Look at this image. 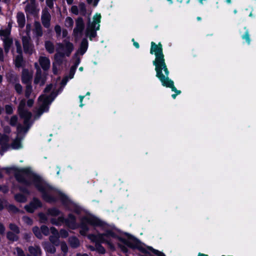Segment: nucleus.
Returning <instances> with one entry per match:
<instances>
[{
  "instance_id": "48",
  "label": "nucleus",
  "mask_w": 256,
  "mask_h": 256,
  "mask_svg": "<svg viewBox=\"0 0 256 256\" xmlns=\"http://www.w3.org/2000/svg\"><path fill=\"white\" fill-rule=\"evenodd\" d=\"M55 31L56 34V36L58 37H59L60 36L61 34V28L59 26H55Z\"/></svg>"
},
{
  "instance_id": "2",
  "label": "nucleus",
  "mask_w": 256,
  "mask_h": 256,
  "mask_svg": "<svg viewBox=\"0 0 256 256\" xmlns=\"http://www.w3.org/2000/svg\"><path fill=\"white\" fill-rule=\"evenodd\" d=\"M88 48V42L86 38H84L80 46L75 53L73 59L74 64L70 69L68 76H66L62 80L58 78L54 84L48 86L44 90V94L39 97V108L36 112L35 119L38 118L44 112L48 110L49 105L54 100L58 93L60 92L69 80L72 79L76 70L79 65L82 56L86 52Z\"/></svg>"
},
{
  "instance_id": "64",
  "label": "nucleus",
  "mask_w": 256,
  "mask_h": 256,
  "mask_svg": "<svg viewBox=\"0 0 256 256\" xmlns=\"http://www.w3.org/2000/svg\"><path fill=\"white\" fill-rule=\"evenodd\" d=\"M77 256H88L87 254H78Z\"/></svg>"
},
{
  "instance_id": "43",
  "label": "nucleus",
  "mask_w": 256,
  "mask_h": 256,
  "mask_svg": "<svg viewBox=\"0 0 256 256\" xmlns=\"http://www.w3.org/2000/svg\"><path fill=\"white\" fill-rule=\"evenodd\" d=\"M14 88L16 92L18 94H21L22 90V86L20 84H16Z\"/></svg>"
},
{
  "instance_id": "4",
  "label": "nucleus",
  "mask_w": 256,
  "mask_h": 256,
  "mask_svg": "<svg viewBox=\"0 0 256 256\" xmlns=\"http://www.w3.org/2000/svg\"><path fill=\"white\" fill-rule=\"evenodd\" d=\"M123 234L127 235L128 238H126L124 242L122 243L121 246L118 244H116L114 246V248H110L108 244H106L111 250H114L116 249V246H118L122 251L124 252H126L128 251V248H136L138 250L144 254H152L155 256H166V255L162 252L159 251L153 248L151 246H148L142 243L138 239L130 234L128 233L124 232L119 229H118ZM97 244L96 245L97 250L101 254H104L105 252L104 248L100 245L99 244L102 243L101 242H96ZM102 244L103 243L102 242Z\"/></svg>"
},
{
  "instance_id": "23",
  "label": "nucleus",
  "mask_w": 256,
  "mask_h": 256,
  "mask_svg": "<svg viewBox=\"0 0 256 256\" xmlns=\"http://www.w3.org/2000/svg\"><path fill=\"white\" fill-rule=\"evenodd\" d=\"M69 242L72 247L76 248L79 246L80 242L78 238L75 236H72L69 238Z\"/></svg>"
},
{
  "instance_id": "7",
  "label": "nucleus",
  "mask_w": 256,
  "mask_h": 256,
  "mask_svg": "<svg viewBox=\"0 0 256 256\" xmlns=\"http://www.w3.org/2000/svg\"><path fill=\"white\" fill-rule=\"evenodd\" d=\"M87 22L86 35L90 40L96 36V31L100 28V17H86Z\"/></svg>"
},
{
  "instance_id": "20",
  "label": "nucleus",
  "mask_w": 256,
  "mask_h": 256,
  "mask_svg": "<svg viewBox=\"0 0 256 256\" xmlns=\"http://www.w3.org/2000/svg\"><path fill=\"white\" fill-rule=\"evenodd\" d=\"M4 42V46L5 52L7 54L11 47V46L12 44V38L4 39V40H2Z\"/></svg>"
},
{
  "instance_id": "52",
  "label": "nucleus",
  "mask_w": 256,
  "mask_h": 256,
  "mask_svg": "<svg viewBox=\"0 0 256 256\" xmlns=\"http://www.w3.org/2000/svg\"><path fill=\"white\" fill-rule=\"evenodd\" d=\"M50 13L48 12V8H45L42 12V16H50Z\"/></svg>"
},
{
  "instance_id": "32",
  "label": "nucleus",
  "mask_w": 256,
  "mask_h": 256,
  "mask_svg": "<svg viewBox=\"0 0 256 256\" xmlns=\"http://www.w3.org/2000/svg\"><path fill=\"white\" fill-rule=\"evenodd\" d=\"M14 254H16L17 256H26L22 250L20 248H16L14 251Z\"/></svg>"
},
{
  "instance_id": "50",
  "label": "nucleus",
  "mask_w": 256,
  "mask_h": 256,
  "mask_svg": "<svg viewBox=\"0 0 256 256\" xmlns=\"http://www.w3.org/2000/svg\"><path fill=\"white\" fill-rule=\"evenodd\" d=\"M54 0H46V4L50 8H52L53 6Z\"/></svg>"
},
{
  "instance_id": "6",
  "label": "nucleus",
  "mask_w": 256,
  "mask_h": 256,
  "mask_svg": "<svg viewBox=\"0 0 256 256\" xmlns=\"http://www.w3.org/2000/svg\"><path fill=\"white\" fill-rule=\"evenodd\" d=\"M74 48V44L68 40L56 45L54 59L58 64H61L65 56H69Z\"/></svg>"
},
{
  "instance_id": "60",
  "label": "nucleus",
  "mask_w": 256,
  "mask_h": 256,
  "mask_svg": "<svg viewBox=\"0 0 256 256\" xmlns=\"http://www.w3.org/2000/svg\"><path fill=\"white\" fill-rule=\"evenodd\" d=\"M4 132L5 133H9L10 131V128L9 126H6L4 128Z\"/></svg>"
},
{
  "instance_id": "28",
  "label": "nucleus",
  "mask_w": 256,
  "mask_h": 256,
  "mask_svg": "<svg viewBox=\"0 0 256 256\" xmlns=\"http://www.w3.org/2000/svg\"><path fill=\"white\" fill-rule=\"evenodd\" d=\"M48 214L42 212L38 214L39 220L40 223H46L48 221Z\"/></svg>"
},
{
  "instance_id": "54",
  "label": "nucleus",
  "mask_w": 256,
  "mask_h": 256,
  "mask_svg": "<svg viewBox=\"0 0 256 256\" xmlns=\"http://www.w3.org/2000/svg\"><path fill=\"white\" fill-rule=\"evenodd\" d=\"M52 71L54 74H56L58 72V69L55 63L53 64L52 66Z\"/></svg>"
},
{
  "instance_id": "13",
  "label": "nucleus",
  "mask_w": 256,
  "mask_h": 256,
  "mask_svg": "<svg viewBox=\"0 0 256 256\" xmlns=\"http://www.w3.org/2000/svg\"><path fill=\"white\" fill-rule=\"evenodd\" d=\"M38 62L40 67L44 71L46 72L49 70L50 66V62L48 57L40 56L39 58Z\"/></svg>"
},
{
  "instance_id": "49",
  "label": "nucleus",
  "mask_w": 256,
  "mask_h": 256,
  "mask_svg": "<svg viewBox=\"0 0 256 256\" xmlns=\"http://www.w3.org/2000/svg\"><path fill=\"white\" fill-rule=\"evenodd\" d=\"M99 0H87V2L90 4H92L96 6Z\"/></svg>"
},
{
  "instance_id": "51",
  "label": "nucleus",
  "mask_w": 256,
  "mask_h": 256,
  "mask_svg": "<svg viewBox=\"0 0 256 256\" xmlns=\"http://www.w3.org/2000/svg\"><path fill=\"white\" fill-rule=\"evenodd\" d=\"M8 189L6 186H0V192H2L3 193H6L8 192Z\"/></svg>"
},
{
  "instance_id": "5",
  "label": "nucleus",
  "mask_w": 256,
  "mask_h": 256,
  "mask_svg": "<svg viewBox=\"0 0 256 256\" xmlns=\"http://www.w3.org/2000/svg\"><path fill=\"white\" fill-rule=\"evenodd\" d=\"M18 112L20 117L24 120V126L18 125L17 128V137L12 144V147L14 149H19L22 148L21 143V136L23 134L26 133L32 124L30 121L32 114L28 112L26 108L25 100H22L20 102L18 106Z\"/></svg>"
},
{
  "instance_id": "16",
  "label": "nucleus",
  "mask_w": 256,
  "mask_h": 256,
  "mask_svg": "<svg viewBox=\"0 0 256 256\" xmlns=\"http://www.w3.org/2000/svg\"><path fill=\"white\" fill-rule=\"evenodd\" d=\"M32 78V74L28 70L24 69L22 73V81L24 83H28Z\"/></svg>"
},
{
  "instance_id": "59",
  "label": "nucleus",
  "mask_w": 256,
  "mask_h": 256,
  "mask_svg": "<svg viewBox=\"0 0 256 256\" xmlns=\"http://www.w3.org/2000/svg\"><path fill=\"white\" fill-rule=\"evenodd\" d=\"M62 33V38H64L66 37L68 34V32L66 30H63Z\"/></svg>"
},
{
  "instance_id": "35",
  "label": "nucleus",
  "mask_w": 256,
  "mask_h": 256,
  "mask_svg": "<svg viewBox=\"0 0 256 256\" xmlns=\"http://www.w3.org/2000/svg\"><path fill=\"white\" fill-rule=\"evenodd\" d=\"M42 232L45 236H48L50 233V230L48 226L43 225L40 228Z\"/></svg>"
},
{
  "instance_id": "27",
  "label": "nucleus",
  "mask_w": 256,
  "mask_h": 256,
  "mask_svg": "<svg viewBox=\"0 0 256 256\" xmlns=\"http://www.w3.org/2000/svg\"><path fill=\"white\" fill-rule=\"evenodd\" d=\"M44 248L46 252L50 253H54L56 251L54 246L47 242L44 244Z\"/></svg>"
},
{
  "instance_id": "38",
  "label": "nucleus",
  "mask_w": 256,
  "mask_h": 256,
  "mask_svg": "<svg viewBox=\"0 0 256 256\" xmlns=\"http://www.w3.org/2000/svg\"><path fill=\"white\" fill-rule=\"evenodd\" d=\"M15 45L16 47V52L18 54H22V49L20 42L16 40L15 42Z\"/></svg>"
},
{
  "instance_id": "40",
  "label": "nucleus",
  "mask_w": 256,
  "mask_h": 256,
  "mask_svg": "<svg viewBox=\"0 0 256 256\" xmlns=\"http://www.w3.org/2000/svg\"><path fill=\"white\" fill-rule=\"evenodd\" d=\"M10 230L14 232L16 234H18L19 233V229L14 224H10Z\"/></svg>"
},
{
  "instance_id": "37",
  "label": "nucleus",
  "mask_w": 256,
  "mask_h": 256,
  "mask_svg": "<svg viewBox=\"0 0 256 256\" xmlns=\"http://www.w3.org/2000/svg\"><path fill=\"white\" fill-rule=\"evenodd\" d=\"M22 220L24 223L28 225H32V220L28 216H23Z\"/></svg>"
},
{
  "instance_id": "58",
  "label": "nucleus",
  "mask_w": 256,
  "mask_h": 256,
  "mask_svg": "<svg viewBox=\"0 0 256 256\" xmlns=\"http://www.w3.org/2000/svg\"><path fill=\"white\" fill-rule=\"evenodd\" d=\"M33 103H34L33 100L32 99H30V100H28V101L27 102V105L29 107H30L33 104Z\"/></svg>"
},
{
  "instance_id": "12",
  "label": "nucleus",
  "mask_w": 256,
  "mask_h": 256,
  "mask_svg": "<svg viewBox=\"0 0 256 256\" xmlns=\"http://www.w3.org/2000/svg\"><path fill=\"white\" fill-rule=\"evenodd\" d=\"M39 9L35 4V0H28V4L26 7V12L27 15H36Z\"/></svg>"
},
{
  "instance_id": "62",
  "label": "nucleus",
  "mask_w": 256,
  "mask_h": 256,
  "mask_svg": "<svg viewBox=\"0 0 256 256\" xmlns=\"http://www.w3.org/2000/svg\"><path fill=\"white\" fill-rule=\"evenodd\" d=\"M66 2L68 4H72L74 0H66Z\"/></svg>"
},
{
  "instance_id": "10",
  "label": "nucleus",
  "mask_w": 256,
  "mask_h": 256,
  "mask_svg": "<svg viewBox=\"0 0 256 256\" xmlns=\"http://www.w3.org/2000/svg\"><path fill=\"white\" fill-rule=\"evenodd\" d=\"M42 206V203L40 200L36 198H34L32 200L24 206V209L28 212L32 213L36 209Z\"/></svg>"
},
{
  "instance_id": "33",
  "label": "nucleus",
  "mask_w": 256,
  "mask_h": 256,
  "mask_svg": "<svg viewBox=\"0 0 256 256\" xmlns=\"http://www.w3.org/2000/svg\"><path fill=\"white\" fill-rule=\"evenodd\" d=\"M78 10L80 14L85 15L86 12V6L84 3H81L78 6Z\"/></svg>"
},
{
  "instance_id": "9",
  "label": "nucleus",
  "mask_w": 256,
  "mask_h": 256,
  "mask_svg": "<svg viewBox=\"0 0 256 256\" xmlns=\"http://www.w3.org/2000/svg\"><path fill=\"white\" fill-rule=\"evenodd\" d=\"M30 24L26 25V31H27V34L28 36L29 32H30ZM30 36H23L22 40V43H23V46L24 50L26 52L31 54L32 52L33 51V46H32L30 43Z\"/></svg>"
},
{
  "instance_id": "19",
  "label": "nucleus",
  "mask_w": 256,
  "mask_h": 256,
  "mask_svg": "<svg viewBox=\"0 0 256 256\" xmlns=\"http://www.w3.org/2000/svg\"><path fill=\"white\" fill-rule=\"evenodd\" d=\"M28 250L30 254L34 256H40L41 250L38 246H30L28 248Z\"/></svg>"
},
{
  "instance_id": "24",
  "label": "nucleus",
  "mask_w": 256,
  "mask_h": 256,
  "mask_svg": "<svg viewBox=\"0 0 256 256\" xmlns=\"http://www.w3.org/2000/svg\"><path fill=\"white\" fill-rule=\"evenodd\" d=\"M45 48L46 50L50 54L53 53L54 51V45L52 42L50 41L46 42Z\"/></svg>"
},
{
  "instance_id": "53",
  "label": "nucleus",
  "mask_w": 256,
  "mask_h": 256,
  "mask_svg": "<svg viewBox=\"0 0 256 256\" xmlns=\"http://www.w3.org/2000/svg\"><path fill=\"white\" fill-rule=\"evenodd\" d=\"M4 60V52L2 49L0 47V61L3 62Z\"/></svg>"
},
{
  "instance_id": "21",
  "label": "nucleus",
  "mask_w": 256,
  "mask_h": 256,
  "mask_svg": "<svg viewBox=\"0 0 256 256\" xmlns=\"http://www.w3.org/2000/svg\"><path fill=\"white\" fill-rule=\"evenodd\" d=\"M15 200L18 202L24 203L27 201V196L22 194H17L14 195Z\"/></svg>"
},
{
  "instance_id": "8",
  "label": "nucleus",
  "mask_w": 256,
  "mask_h": 256,
  "mask_svg": "<svg viewBox=\"0 0 256 256\" xmlns=\"http://www.w3.org/2000/svg\"><path fill=\"white\" fill-rule=\"evenodd\" d=\"M34 66L36 69V72L34 78V84L42 86L46 82V76L45 74H42V70L37 62L34 64Z\"/></svg>"
},
{
  "instance_id": "15",
  "label": "nucleus",
  "mask_w": 256,
  "mask_h": 256,
  "mask_svg": "<svg viewBox=\"0 0 256 256\" xmlns=\"http://www.w3.org/2000/svg\"><path fill=\"white\" fill-rule=\"evenodd\" d=\"M33 36L36 38L40 37L42 35V31L40 24L38 22H36L34 25V28L32 30Z\"/></svg>"
},
{
  "instance_id": "3",
  "label": "nucleus",
  "mask_w": 256,
  "mask_h": 256,
  "mask_svg": "<svg viewBox=\"0 0 256 256\" xmlns=\"http://www.w3.org/2000/svg\"><path fill=\"white\" fill-rule=\"evenodd\" d=\"M150 54H154L155 56L152 64L155 66L156 76L160 80L163 86L170 88L172 92H176V94L172 95V97L175 99L176 96L181 93V92L176 90L174 86V82L168 78L170 72L165 62L162 44L159 43L157 44L152 42H151Z\"/></svg>"
},
{
  "instance_id": "29",
  "label": "nucleus",
  "mask_w": 256,
  "mask_h": 256,
  "mask_svg": "<svg viewBox=\"0 0 256 256\" xmlns=\"http://www.w3.org/2000/svg\"><path fill=\"white\" fill-rule=\"evenodd\" d=\"M32 231L35 234V236L38 238H42V232L41 230H40L38 227V226H34L33 228Z\"/></svg>"
},
{
  "instance_id": "34",
  "label": "nucleus",
  "mask_w": 256,
  "mask_h": 256,
  "mask_svg": "<svg viewBox=\"0 0 256 256\" xmlns=\"http://www.w3.org/2000/svg\"><path fill=\"white\" fill-rule=\"evenodd\" d=\"M25 17H18V22L20 28H23L25 24Z\"/></svg>"
},
{
  "instance_id": "39",
  "label": "nucleus",
  "mask_w": 256,
  "mask_h": 256,
  "mask_svg": "<svg viewBox=\"0 0 256 256\" xmlns=\"http://www.w3.org/2000/svg\"><path fill=\"white\" fill-rule=\"evenodd\" d=\"M32 87L30 85H27L26 88V90L25 92L26 96L28 98L30 96V93L32 92Z\"/></svg>"
},
{
  "instance_id": "42",
  "label": "nucleus",
  "mask_w": 256,
  "mask_h": 256,
  "mask_svg": "<svg viewBox=\"0 0 256 256\" xmlns=\"http://www.w3.org/2000/svg\"><path fill=\"white\" fill-rule=\"evenodd\" d=\"M71 11L72 13L75 15L80 14L78 8L77 6H74L71 8Z\"/></svg>"
},
{
  "instance_id": "18",
  "label": "nucleus",
  "mask_w": 256,
  "mask_h": 256,
  "mask_svg": "<svg viewBox=\"0 0 256 256\" xmlns=\"http://www.w3.org/2000/svg\"><path fill=\"white\" fill-rule=\"evenodd\" d=\"M47 214L52 216H62V212L58 208L54 207L48 210Z\"/></svg>"
},
{
  "instance_id": "14",
  "label": "nucleus",
  "mask_w": 256,
  "mask_h": 256,
  "mask_svg": "<svg viewBox=\"0 0 256 256\" xmlns=\"http://www.w3.org/2000/svg\"><path fill=\"white\" fill-rule=\"evenodd\" d=\"M50 232L52 234L50 237V240L56 246H58L60 244V240H59V234L58 230L54 227H52L50 228Z\"/></svg>"
},
{
  "instance_id": "17",
  "label": "nucleus",
  "mask_w": 256,
  "mask_h": 256,
  "mask_svg": "<svg viewBox=\"0 0 256 256\" xmlns=\"http://www.w3.org/2000/svg\"><path fill=\"white\" fill-rule=\"evenodd\" d=\"M8 137L6 134H0V144L4 149H6L8 146Z\"/></svg>"
},
{
  "instance_id": "47",
  "label": "nucleus",
  "mask_w": 256,
  "mask_h": 256,
  "mask_svg": "<svg viewBox=\"0 0 256 256\" xmlns=\"http://www.w3.org/2000/svg\"><path fill=\"white\" fill-rule=\"evenodd\" d=\"M6 112L7 114H11L13 112V108L10 105H6L5 107Z\"/></svg>"
},
{
  "instance_id": "25",
  "label": "nucleus",
  "mask_w": 256,
  "mask_h": 256,
  "mask_svg": "<svg viewBox=\"0 0 256 256\" xmlns=\"http://www.w3.org/2000/svg\"><path fill=\"white\" fill-rule=\"evenodd\" d=\"M16 66L20 68L22 66L23 64V59L22 54H18L14 60Z\"/></svg>"
},
{
  "instance_id": "56",
  "label": "nucleus",
  "mask_w": 256,
  "mask_h": 256,
  "mask_svg": "<svg viewBox=\"0 0 256 256\" xmlns=\"http://www.w3.org/2000/svg\"><path fill=\"white\" fill-rule=\"evenodd\" d=\"M84 98V96H79L80 102V106L81 107V108H82L84 106V105L82 103V100H83Z\"/></svg>"
},
{
  "instance_id": "31",
  "label": "nucleus",
  "mask_w": 256,
  "mask_h": 256,
  "mask_svg": "<svg viewBox=\"0 0 256 256\" xmlns=\"http://www.w3.org/2000/svg\"><path fill=\"white\" fill-rule=\"evenodd\" d=\"M42 23L44 26L48 28L50 24V17H42Z\"/></svg>"
},
{
  "instance_id": "57",
  "label": "nucleus",
  "mask_w": 256,
  "mask_h": 256,
  "mask_svg": "<svg viewBox=\"0 0 256 256\" xmlns=\"http://www.w3.org/2000/svg\"><path fill=\"white\" fill-rule=\"evenodd\" d=\"M6 204V202L0 200V210H2L4 205Z\"/></svg>"
},
{
  "instance_id": "46",
  "label": "nucleus",
  "mask_w": 256,
  "mask_h": 256,
  "mask_svg": "<svg viewBox=\"0 0 256 256\" xmlns=\"http://www.w3.org/2000/svg\"><path fill=\"white\" fill-rule=\"evenodd\" d=\"M19 189L20 192H22L26 195H29L30 194V191L28 190L27 188L20 186V187Z\"/></svg>"
},
{
  "instance_id": "26",
  "label": "nucleus",
  "mask_w": 256,
  "mask_h": 256,
  "mask_svg": "<svg viewBox=\"0 0 256 256\" xmlns=\"http://www.w3.org/2000/svg\"><path fill=\"white\" fill-rule=\"evenodd\" d=\"M241 36L242 40H244L248 44L250 45V44L251 40L248 30H246L244 33L242 34Z\"/></svg>"
},
{
  "instance_id": "45",
  "label": "nucleus",
  "mask_w": 256,
  "mask_h": 256,
  "mask_svg": "<svg viewBox=\"0 0 256 256\" xmlns=\"http://www.w3.org/2000/svg\"><path fill=\"white\" fill-rule=\"evenodd\" d=\"M60 247L64 253H66L68 252V246L64 242H62L60 243Z\"/></svg>"
},
{
  "instance_id": "22",
  "label": "nucleus",
  "mask_w": 256,
  "mask_h": 256,
  "mask_svg": "<svg viewBox=\"0 0 256 256\" xmlns=\"http://www.w3.org/2000/svg\"><path fill=\"white\" fill-rule=\"evenodd\" d=\"M10 28L5 30H0V36H1V39L2 40H4L5 38H9V35L10 34Z\"/></svg>"
},
{
  "instance_id": "44",
  "label": "nucleus",
  "mask_w": 256,
  "mask_h": 256,
  "mask_svg": "<svg viewBox=\"0 0 256 256\" xmlns=\"http://www.w3.org/2000/svg\"><path fill=\"white\" fill-rule=\"evenodd\" d=\"M18 121V117L16 116H12L10 120V124L12 126H15Z\"/></svg>"
},
{
  "instance_id": "41",
  "label": "nucleus",
  "mask_w": 256,
  "mask_h": 256,
  "mask_svg": "<svg viewBox=\"0 0 256 256\" xmlns=\"http://www.w3.org/2000/svg\"><path fill=\"white\" fill-rule=\"evenodd\" d=\"M66 22L67 26H71L73 24L74 21L70 17H68L66 20Z\"/></svg>"
},
{
  "instance_id": "1",
  "label": "nucleus",
  "mask_w": 256,
  "mask_h": 256,
  "mask_svg": "<svg viewBox=\"0 0 256 256\" xmlns=\"http://www.w3.org/2000/svg\"><path fill=\"white\" fill-rule=\"evenodd\" d=\"M4 170L8 173L14 174L16 180L22 184L26 187L34 186L41 193L42 198L46 202L53 203L60 200L68 210L73 212L78 216L80 222V224H78L76 218L72 214H70L66 218H64L63 215L57 218H52L50 220L52 224L60 226L64 222L67 226L72 230L80 227V234L84 236L90 230V226L94 230L99 229L103 232L88 234V238L92 242L104 243L112 248H114L116 244L121 246L126 238H128L127 235L122 233L114 225L108 224L83 210L65 193L48 184L30 167L12 166L6 168Z\"/></svg>"
},
{
  "instance_id": "55",
  "label": "nucleus",
  "mask_w": 256,
  "mask_h": 256,
  "mask_svg": "<svg viewBox=\"0 0 256 256\" xmlns=\"http://www.w3.org/2000/svg\"><path fill=\"white\" fill-rule=\"evenodd\" d=\"M5 228L4 226L0 222V234H3L4 232Z\"/></svg>"
},
{
  "instance_id": "63",
  "label": "nucleus",
  "mask_w": 256,
  "mask_h": 256,
  "mask_svg": "<svg viewBox=\"0 0 256 256\" xmlns=\"http://www.w3.org/2000/svg\"><path fill=\"white\" fill-rule=\"evenodd\" d=\"M197 256H208V254H202V253H198Z\"/></svg>"
},
{
  "instance_id": "11",
  "label": "nucleus",
  "mask_w": 256,
  "mask_h": 256,
  "mask_svg": "<svg viewBox=\"0 0 256 256\" xmlns=\"http://www.w3.org/2000/svg\"><path fill=\"white\" fill-rule=\"evenodd\" d=\"M84 27V20L82 17H78L76 20V27L74 30L76 40L82 36Z\"/></svg>"
},
{
  "instance_id": "61",
  "label": "nucleus",
  "mask_w": 256,
  "mask_h": 256,
  "mask_svg": "<svg viewBox=\"0 0 256 256\" xmlns=\"http://www.w3.org/2000/svg\"><path fill=\"white\" fill-rule=\"evenodd\" d=\"M132 41L134 42V46L136 48H139V44H138L137 42H136L134 41V40L132 39Z\"/></svg>"
},
{
  "instance_id": "30",
  "label": "nucleus",
  "mask_w": 256,
  "mask_h": 256,
  "mask_svg": "<svg viewBox=\"0 0 256 256\" xmlns=\"http://www.w3.org/2000/svg\"><path fill=\"white\" fill-rule=\"evenodd\" d=\"M7 238L9 240L12 241H16L18 239V237L16 234H14L11 232H8Z\"/></svg>"
},
{
  "instance_id": "36",
  "label": "nucleus",
  "mask_w": 256,
  "mask_h": 256,
  "mask_svg": "<svg viewBox=\"0 0 256 256\" xmlns=\"http://www.w3.org/2000/svg\"><path fill=\"white\" fill-rule=\"evenodd\" d=\"M58 234H59V237H62L63 238H66L68 235V232L64 229L60 230V232H58Z\"/></svg>"
}]
</instances>
